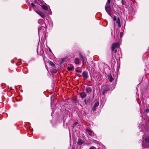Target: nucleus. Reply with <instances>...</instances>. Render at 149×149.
I'll return each mask as SVG.
<instances>
[{"label":"nucleus","mask_w":149,"mask_h":149,"mask_svg":"<svg viewBox=\"0 0 149 149\" xmlns=\"http://www.w3.org/2000/svg\"><path fill=\"white\" fill-rule=\"evenodd\" d=\"M110 0H107L105 6V9L107 13L111 16V11L110 7Z\"/></svg>","instance_id":"1"},{"label":"nucleus","mask_w":149,"mask_h":149,"mask_svg":"<svg viewBox=\"0 0 149 149\" xmlns=\"http://www.w3.org/2000/svg\"><path fill=\"white\" fill-rule=\"evenodd\" d=\"M79 56L80 59L82 61V62L84 63L86 61H87V59L86 57L85 56V55H83L81 53L79 54Z\"/></svg>","instance_id":"2"},{"label":"nucleus","mask_w":149,"mask_h":149,"mask_svg":"<svg viewBox=\"0 0 149 149\" xmlns=\"http://www.w3.org/2000/svg\"><path fill=\"white\" fill-rule=\"evenodd\" d=\"M119 46V44L118 42L113 43L111 45V50L112 51H114Z\"/></svg>","instance_id":"3"},{"label":"nucleus","mask_w":149,"mask_h":149,"mask_svg":"<svg viewBox=\"0 0 149 149\" xmlns=\"http://www.w3.org/2000/svg\"><path fill=\"white\" fill-rule=\"evenodd\" d=\"M110 87L108 85L105 86L103 89L102 94L104 95L106 92L109 91L110 90Z\"/></svg>","instance_id":"4"},{"label":"nucleus","mask_w":149,"mask_h":149,"mask_svg":"<svg viewBox=\"0 0 149 149\" xmlns=\"http://www.w3.org/2000/svg\"><path fill=\"white\" fill-rule=\"evenodd\" d=\"M36 12L41 16L42 18H44L45 17V15L41 11L38 10L36 11Z\"/></svg>","instance_id":"5"},{"label":"nucleus","mask_w":149,"mask_h":149,"mask_svg":"<svg viewBox=\"0 0 149 149\" xmlns=\"http://www.w3.org/2000/svg\"><path fill=\"white\" fill-rule=\"evenodd\" d=\"M99 105V102L98 101L96 102L94 104L92 108V109L94 111H95L96 109V107H98Z\"/></svg>","instance_id":"6"},{"label":"nucleus","mask_w":149,"mask_h":149,"mask_svg":"<svg viewBox=\"0 0 149 149\" xmlns=\"http://www.w3.org/2000/svg\"><path fill=\"white\" fill-rule=\"evenodd\" d=\"M84 101L85 102L86 105L87 104L89 103L90 102V97H86V99H84Z\"/></svg>","instance_id":"7"},{"label":"nucleus","mask_w":149,"mask_h":149,"mask_svg":"<svg viewBox=\"0 0 149 149\" xmlns=\"http://www.w3.org/2000/svg\"><path fill=\"white\" fill-rule=\"evenodd\" d=\"M108 79L109 80V81L110 82H112L113 81L114 79L112 77L111 73H109V74L108 75Z\"/></svg>","instance_id":"8"},{"label":"nucleus","mask_w":149,"mask_h":149,"mask_svg":"<svg viewBox=\"0 0 149 149\" xmlns=\"http://www.w3.org/2000/svg\"><path fill=\"white\" fill-rule=\"evenodd\" d=\"M44 27L43 26H41L40 28H39L38 29V33L39 35H40V34L42 33H44V30H42V29L44 28Z\"/></svg>","instance_id":"9"},{"label":"nucleus","mask_w":149,"mask_h":149,"mask_svg":"<svg viewBox=\"0 0 149 149\" xmlns=\"http://www.w3.org/2000/svg\"><path fill=\"white\" fill-rule=\"evenodd\" d=\"M79 95H80L81 98L83 100V99L85 98L86 97V95L85 94L84 92H81L79 93Z\"/></svg>","instance_id":"10"},{"label":"nucleus","mask_w":149,"mask_h":149,"mask_svg":"<svg viewBox=\"0 0 149 149\" xmlns=\"http://www.w3.org/2000/svg\"><path fill=\"white\" fill-rule=\"evenodd\" d=\"M87 72L84 71L82 73V77L84 78L87 79L88 77V75Z\"/></svg>","instance_id":"11"},{"label":"nucleus","mask_w":149,"mask_h":149,"mask_svg":"<svg viewBox=\"0 0 149 149\" xmlns=\"http://www.w3.org/2000/svg\"><path fill=\"white\" fill-rule=\"evenodd\" d=\"M86 91L87 93H91L92 90L90 87H86Z\"/></svg>","instance_id":"12"},{"label":"nucleus","mask_w":149,"mask_h":149,"mask_svg":"<svg viewBox=\"0 0 149 149\" xmlns=\"http://www.w3.org/2000/svg\"><path fill=\"white\" fill-rule=\"evenodd\" d=\"M84 143V141L82 140L79 139L78 140L77 142V144L79 145H81Z\"/></svg>","instance_id":"13"},{"label":"nucleus","mask_w":149,"mask_h":149,"mask_svg":"<svg viewBox=\"0 0 149 149\" xmlns=\"http://www.w3.org/2000/svg\"><path fill=\"white\" fill-rule=\"evenodd\" d=\"M116 23L118 24V26L119 28L121 27V25L120 24V20L119 17L118 18L117 20L116 21Z\"/></svg>","instance_id":"14"},{"label":"nucleus","mask_w":149,"mask_h":149,"mask_svg":"<svg viewBox=\"0 0 149 149\" xmlns=\"http://www.w3.org/2000/svg\"><path fill=\"white\" fill-rule=\"evenodd\" d=\"M70 66H69L67 68V70L69 71H71L74 68V66L72 65H70Z\"/></svg>","instance_id":"15"},{"label":"nucleus","mask_w":149,"mask_h":149,"mask_svg":"<svg viewBox=\"0 0 149 149\" xmlns=\"http://www.w3.org/2000/svg\"><path fill=\"white\" fill-rule=\"evenodd\" d=\"M86 131L87 132L88 134L90 135H91L92 133V131L88 129H86Z\"/></svg>","instance_id":"16"},{"label":"nucleus","mask_w":149,"mask_h":149,"mask_svg":"<svg viewBox=\"0 0 149 149\" xmlns=\"http://www.w3.org/2000/svg\"><path fill=\"white\" fill-rule=\"evenodd\" d=\"M72 100L73 101V102L74 103H78L79 102L78 100H77V98L76 97H74L72 98Z\"/></svg>","instance_id":"17"},{"label":"nucleus","mask_w":149,"mask_h":149,"mask_svg":"<svg viewBox=\"0 0 149 149\" xmlns=\"http://www.w3.org/2000/svg\"><path fill=\"white\" fill-rule=\"evenodd\" d=\"M49 64L51 65L52 66L53 68H55L56 66L52 62V61H49Z\"/></svg>","instance_id":"18"},{"label":"nucleus","mask_w":149,"mask_h":149,"mask_svg":"<svg viewBox=\"0 0 149 149\" xmlns=\"http://www.w3.org/2000/svg\"><path fill=\"white\" fill-rule=\"evenodd\" d=\"M41 7L43 9L45 10H48V7L47 6L42 5Z\"/></svg>","instance_id":"19"},{"label":"nucleus","mask_w":149,"mask_h":149,"mask_svg":"<svg viewBox=\"0 0 149 149\" xmlns=\"http://www.w3.org/2000/svg\"><path fill=\"white\" fill-rule=\"evenodd\" d=\"M102 77V75L100 73H98L97 75H96V78H97V79H100Z\"/></svg>","instance_id":"20"},{"label":"nucleus","mask_w":149,"mask_h":149,"mask_svg":"<svg viewBox=\"0 0 149 149\" xmlns=\"http://www.w3.org/2000/svg\"><path fill=\"white\" fill-rule=\"evenodd\" d=\"M75 63L76 64H79V58H75Z\"/></svg>","instance_id":"21"},{"label":"nucleus","mask_w":149,"mask_h":149,"mask_svg":"<svg viewBox=\"0 0 149 149\" xmlns=\"http://www.w3.org/2000/svg\"><path fill=\"white\" fill-rule=\"evenodd\" d=\"M145 141L146 142L149 143V136H148L146 137Z\"/></svg>","instance_id":"22"},{"label":"nucleus","mask_w":149,"mask_h":149,"mask_svg":"<svg viewBox=\"0 0 149 149\" xmlns=\"http://www.w3.org/2000/svg\"><path fill=\"white\" fill-rule=\"evenodd\" d=\"M75 71L77 72L81 73L82 72V69H81L80 70H76Z\"/></svg>","instance_id":"23"},{"label":"nucleus","mask_w":149,"mask_h":149,"mask_svg":"<svg viewBox=\"0 0 149 149\" xmlns=\"http://www.w3.org/2000/svg\"><path fill=\"white\" fill-rule=\"evenodd\" d=\"M121 3L123 5H125L126 4V3L124 0H122L121 1Z\"/></svg>","instance_id":"24"},{"label":"nucleus","mask_w":149,"mask_h":149,"mask_svg":"<svg viewBox=\"0 0 149 149\" xmlns=\"http://www.w3.org/2000/svg\"><path fill=\"white\" fill-rule=\"evenodd\" d=\"M78 124V123L75 122L74 123L73 125V127H74L75 126H76Z\"/></svg>","instance_id":"25"},{"label":"nucleus","mask_w":149,"mask_h":149,"mask_svg":"<svg viewBox=\"0 0 149 149\" xmlns=\"http://www.w3.org/2000/svg\"><path fill=\"white\" fill-rule=\"evenodd\" d=\"M38 0H32V1L34 3H37V1Z\"/></svg>","instance_id":"26"},{"label":"nucleus","mask_w":149,"mask_h":149,"mask_svg":"<svg viewBox=\"0 0 149 149\" xmlns=\"http://www.w3.org/2000/svg\"><path fill=\"white\" fill-rule=\"evenodd\" d=\"M31 4L32 7H33V8L35 9L36 7H35V5H34V4L32 3H31Z\"/></svg>","instance_id":"27"},{"label":"nucleus","mask_w":149,"mask_h":149,"mask_svg":"<svg viewBox=\"0 0 149 149\" xmlns=\"http://www.w3.org/2000/svg\"><path fill=\"white\" fill-rule=\"evenodd\" d=\"M89 149H96V148L94 146H92Z\"/></svg>","instance_id":"28"},{"label":"nucleus","mask_w":149,"mask_h":149,"mask_svg":"<svg viewBox=\"0 0 149 149\" xmlns=\"http://www.w3.org/2000/svg\"><path fill=\"white\" fill-rule=\"evenodd\" d=\"M123 32H121L120 35V37H122L123 36Z\"/></svg>","instance_id":"29"},{"label":"nucleus","mask_w":149,"mask_h":149,"mask_svg":"<svg viewBox=\"0 0 149 149\" xmlns=\"http://www.w3.org/2000/svg\"><path fill=\"white\" fill-rule=\"evenodd\" d=\"M66 59L65 58H63L61 59V62L63 63L64 62Z\"/></svg>","instance_id":"30"},{"label":"nucleus","mask_w":149,"mask_h":149,"mask_svg":"<svg viewBox=\"0 0 149 149\" xmlns=\"http://www.w3.org/2000/svg\"><path fill=\"white\" fill-rule=\"evenodd\" d=\"M113 19L114 21H116V17L115 16H114L113 18Z\"/></svg>","instance_id":"31"},{"label":"nucleus","mask_w":149,"mask_h":149,"mask_svg":"<svg viewBox=\"0 0 149 149\" xmlns=\"http://www.w3.org/2000/svg\"><path fill=\"white\" fill-rule=\"evenodd\" d=\"M48 14H49V15L52 14V13L51 11V10H50L49 11H48Z\"/></svg>","instance_id":"32"},{"label":"nucleus","mask_w":149,"mask_h":149,"mask_svg":"<svg viewBox=\"0 0 149 149\" xmlns=\"http://www.w3.org/2000/svg\"><path fill=\"white\" fill-rule=\"evenodd\" d=\"M57 72V71L56 70V69H54L53 71V73H55L56 72Z\"/></svg>","instance_id":"33"},{"label":"nucleus","mask_w":149,"mask_h":149,"mask_svg":"<svg viewBox=\"0 0 149 149\" xmlns=\"http://www.w3.org/2000/svg\"><path fill=\"white\" fill-rule=\"evenodd\" d=\"M149 112V110L148 109H146V113H148Z\"/></svg>","instance_id":"34"},{"label":"nucleus","mask_w":149,"mask_h":149,"mask_svg":"<svg viewBox=\"0 0 149 149\" xmlns=\"http://www.w3.org/2000/svg\"><path fill=\"white\" fill-rule=\"evenodd\" d=\"M49 51L50 52H52V51L50 48L49 49Z\"/></svg>","instance_id":"35"},{"label":"nucleus","mask_w":149,"mask_h":149,"mask_svg":"<svg viewBox=\"0 0 149 149\" xmlns=\"http://www.w3.org/2000/svg\"><path fill=\"white\" fill-rule=\"evenodd\" d=\"M77 68H78V69H81V68L80 67H77Z\"/></svg>","instance_id":"36"},{"label":"nucleus","mask_w":149,"mask_h":149,"mask_svg":"<svg viewBox=\"0 0 149 149\" xmlns=\"http://www.w3.org/2000/svg\"><path fill=\"white\" fill-rule=\"evenodd\" d=\"M29 11H31V8H29Z\"/></svg>","instance_id":"37"},{"label":"nucleus","mask_w":149,"mask_h":149,"mask_svg":"<svg viewBox=\"0 0 149 149\" xmlns=\"http://www.w3.org/2000/svg\"><path fill=\"white\" fill-rule=\"evenodd\" d=\"M117 51V50H115V53H116V52Z\"/></svg>","instance_id":"38"}]
</instances>
